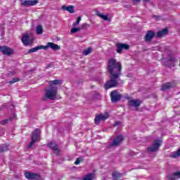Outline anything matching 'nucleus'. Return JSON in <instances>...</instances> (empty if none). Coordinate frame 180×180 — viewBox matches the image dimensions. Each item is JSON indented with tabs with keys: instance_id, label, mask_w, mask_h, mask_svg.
I'll return each instance as SVG.
<instances>
[{
	"instance_id": "5701e85b",
	"label": "nucleus",
	"mask_w": 180,
	"mask_h": 180,
	"mask_svg": "<svg viewBox=\"0 0 180 180\" xmlns=\"http://www.w3.org/2000/svg\"><path fill=\"white\" fill-rule=\"evenodd\" d=\"M96 15L99 18H101V19H103L104 20H105L107 22H110V19H109V17L108 15H105L101 13L100 11H96Z\"/></svg>"
},
{
	"instance_id": "a878e982",
	"label": "nucleus",
	"mask_w": 180,
	"mask_h": 180,
	"mask_svg": "<svg viewBox=\"0 0 180 180\" xmlns=\"http://www.w3.org/2000/svg\"><path fill=\"white\" fill-rule=\"evenodd\" d=\"M8 150H9V146L6 144L0 146V153H5V151H8Z\"/></svg>"
},
{
	"instance_id": "f8f14e48",
	"label": "nucleus",
	"mask_w": 180,
	"mask_h": 180,
	"mask_svg": "<svg viewBox=\"0 0 180 180\" xmlns=\"http://www.w3.org/2000/svg\"><path fill=\"white\" fill-rule=\"evenodd\" d=\"M21 41L22 44H24V46H32V43H33V39H32L28 34L23 35L21 39Z\"/></svg>"
},
{
	"instance_id": "f704fd0d",
	"label": "nucleus",
	"mask_w": 180,
	"mask_h": 180,
	"mask_svg": "<svg viewBox=\"0 0 180 180\" xmlns=\"http://www.w3.org/2000/svg\"><path fill=\"white\" fill-rule=\"evenodd\" d=\"M81 161H82V158H79L76 160V161L75 162V165H78V164H79L81 162Z\"/></svg>"
},
{
	"instance_id": "7c9ffc66",
	"label": "nucleus",
	"mask_w": 180,
	"mask_h": 180,
	"mask_svg": "<svg viewBox=\"0 0 180 180\" xmlns=\"http://www.w3.org/2000/svg\"><path fill=\"white\" fill-rule=\"evenodd\" d=\"M133 4H134V5H137V4H140V2H141V0H131ZM143 2H150L151 0H143Z\"/></svg>"
},
{
	"instance_id": "e433bc0d",
	"label": "nucleus",
	"mask_w": 180,
	"mask_h": 180,
	"mask_svg": "<svg viewBox=\"0 0 180 180\" xmlns=\"http://www.w3.org/2000/svg\"><path fill=\"white\" fill-rule=\"evenodd\" d=\"M51 67H53V63H48L46 65V68H51Z\"/></svg>"
},
{
	"instance_id": "a211bd4d",
	"label": "nucleus",
	"mask_w": 180,
	"mask_h": 180,
	"mask_svg": "<svg viewBox=\"0 0 180 180\" xmlns=\"http://www.w3.org/2000/svg\"><path fill=\"white\" fill-rule=\"evenodd\" d=\"M46 50V46H35L34 48H32L31 49L28 50V53L30 54V53H36V51H38V50Z\"/></svg>"
},
{
	"instance_id": "b1692460",
	"label": "nucleus",
	"mask_w": 180,
	"mask_h": 180,
	"mask_svg": "<svg viewBox=\"0 0 180 180\" xmlns=\"http://www.w3.org/2000/svg\"><path fill=\"white\" fill-rule=\"evenodd\" d=\"M36 33L37 34H43V26L39 25L36 27Z\"/></svg>"
},
{
	"instance_id": "0eeeda50",
	"label": "nucleus",
	"mask_w": 180,
	"mask_h": 180,
	"mask_svg": "<svg viewBox=\"0 0 180 180\" xmlns=\"http://www.w3.org/2000/svg\"><path fill=\"white\" fill-rule=\"evenodd\" d=\"M110 98L112 103H116V102H119L122 99V94L117 90H114L110 93Z\"/></svg>"
},
{
	"instance_id": "4be33fe9",
	"label": "nucleus",
	"mask_w": 180,
	"mask_h": 180,
	"mask_svg": "<svg viewBox=\"0 0 180 180\" xmlns=\"http://www.w3.org/2000/svg\"><path fill=\"white\" fill-rule=\"evenodd\" d=\"M171 88H173L172 83L171 82H167L166 84L162 85L161 91H165L171 89Z\"/></svg>"
},
{
	"instance_id": "bb28decb",
	"label": "nucleus",
	"mask_w": 180,
	"mask_h": 180,
	"mask_svg": "<svg viewBox=\"0 0 180 180\" xmlns=\"http://www.w3.org/2000/svg\"><path fill=\"white\" fill-rule=\"evenodd\" d=\"M82 180H94V174L89 173L86 174Z\"/></svg>"
},
{
	"instance_id": "6e6552de",
	"label": "nucleus",
	"mask_w": 180,
	"mask_h": 180,
	"mask_svg": "<svg viewBox=\"0 0 180 180\" xmlns=\"http://www.w3.org/2000/svg\"><path fill=\"white\" fill-rule=\"evenodd\" d=\"M25 176L27 179H35L40 180L41 179V176L37 173H33L32 172H26L25 173Z\"/></svg>"
},
{
	"instance_id": "ea45409f",
	"label": "nucleus",
	"mask_w": 180,
	"mask_h": 180,
	"mask_svg": "<svg viewBox=\"0 0 180 180\" xmlns=\"http://www.w3.org/2000/svg\"><path fill=\"white\" fill-rule=\"evenodd\" d=\"M154 98H157V96H154Z\"/></svg>"
},
{
	"instance_id": "cd10ccee",
	"label": "nucleus",
	"mask_w": 180,
	"mask_h": 180,
	"mask_svg": "<svg viewBox=\"0 0 180 180\" xmlns=\"http://www.w3.org/2000/svg\"><path fill=\"white\" fill-rule=\"evenodd\" d=\"M91 53H92V49L91 48H88L83 51L84 56H88L89 54H91Z\"/></svg>"
},
{
	"instance_id": "393cba45",
	"label": "nucleus",
	"mask_w": 180,
	"mask_h": 180,
	"mask_svg": "<svg viewBox=\"0 0 180 180\" xmlns=\"http://www.w3.org/2000/svg\"><path fill=\"white\" fill-rule=\"evenodd\" d=\"M120 176H122V174L117 172H114L112 173V180H118Z\"/></svg>"
},
{
	"instance_id": "aec40b11",
	"label": "nucleus",
	"mask_w": 180,
	"mask_h": 180,
	"mask_svg": "<svg viewBox=\"0 0 180 180\" xmlns=\"http://www.w3.org/2000/svg\"><path fill=\"white\" fill-rule=\"evenodd\" d=\"M167 34H168V29L165 28L157 32L156 37H162L167 36Z\"/></svg>"
},
{
	"instance_id": "dca6fc26",
	"label": "nucleus",
	"mask_w": 180,
	"mask_h": 180,
	"mask_svg": "<svg viewBox=\"0 0 180 180\" xmlns=\"http://www.w3.org/2000/svg\"><path fill=\"white\" fill-rule=\"evenodd\" d=\"M47 49H51L52 50H54L55 51H56V50H60L61 46L53 42H49L46 44V49L47 50Z\"/></svg>"
},
{
	"instance_id": "20e7f679",
	"label": "nucleus",
	"mask_w": 180,
	"mask_h": 180,
	"mask_svg": "<svg viewBox=\"0 0 180 180\" xmlns=\"http://www.w3.org/2000/svg\"><path fill=\"white\" fill-rule=\"evenodd\" d=\"M162 144V140L161 139H155L151 146L147 148V152L155 153V151H158V148L161 147Z\"/></svg>"
},
{
	"instance_id": "ddd939ff",
	"label": "nucleus",
	"mask_w": 180,
	"mask_h": 180,
	"mask_svg": "<svg viewBox=\"0 0 180 180\" xmlns=\"http://www.w3.org/2000/svg\"><path fill=\"white\" fill-rule=\"evenodd\" d=\"M109 117V114L105 113V114H100L97 116H96L94 119V122L96 124H99L101 123V120H106Z\"/></svg>"
},
{
	"instance_id": "412c9836",
	"label": "nucleus",
	"mask_w": 180,
	"mask_h": 180,
	"mask_svg": "<svg viewBox=\"0 0 180 180\" xmlns=\"http://www.w3.org/2000/svg\"><path fill=\"white\" fill-rule=\"evenodd\" d=\"M61 8L63 11H67V12H69L70 13H74V6H62Z\"/></svg>"
},
{
	"instance_id": "c756f323",
	"label": "nucleus",
	"mask_w": 180,
	"mask_h": 180,
	"mask_svg": "<svg viewBox=\"0 0 180 180\" xmlns=\"http://www.w3.org/2000/svg\"><path fill=\"white\" fill-rule=\"evenodd\" d=\"M80 30H82V28L81 27H73L71 29L70 32L71 33H77V32H79Z\"/></svg>"
},
{
	"instance_id": "6ab92c4d",
	"label": "nucleus",
	"mask_w": 180,
	"mask_h": 180,
	"mask_svg": "<svg viewBox=\"0 0 180 180\" xmlns=\"http://www.w3.org/2000/svg\"><path fill=\"white\" fill-rule=\"evenodd\" d=\"M48 84H49L50 88H53V85H61V84H63V80L56 79L53 81H49Z\"/></svg>"
},
{
	"instance_id": "1a4fd4ad",
	"label": "nucleus",
	"mask_w": 180,
	"mask_h": 180,
	"mask_svg": "<svg viewBox=\"0 0 180 180\" xmlns=\"http://www.w3.org/2000/svg\"><path fill=\"white\" fill-rule=\"evenodd\" d=\"M116 47L117 53H118V54H122V51H123V50H129V49H130V46L129 44L122 43L117 44Z\"/></svg>"
},
{
	"instance_id": "7ed1b4c3",
	"label": "nucleus",
	"mask_w": 180,
	"mask_h": 180,
	"mask_svg": "<svg viewBox=\"0 0 180 180\" xmlns=\"http://www.w3.org/2000/svg\"><path fill=\"white\" fill-rule=\"evenodd\" d=\"M58 96L57 87H51V89L46 91V98L51 101H56Z\"/></svg>"
},
{
	"instance_id": "423d86ee",
	"label": "nucleus",
	"mask_w": 180,
	"mask_h": 180,
	"mask_svg": "<svg viewBox=\"0 0 180 180\" xmlns=\"http://www.w3.org/2000/svg\"><path fill=\"white\" fill-rule=\"evenodd\" d=\"M124 139L123 138V136L118 135L115 139H113L111 144H110L108 146V148H112L113 147H118V146H120L122 143V141H123Z\"/></svg>"
},
{
	"instance_id": "4c0bfd02",
	"label": "nucleus",
	"mask_w": 180,
	"mask_h": 180,
	"mask_svg": "<svg viewBox=\"0 0 180 180\" xmlns=\"http://www.w3.org/2000/svg\"><path fill=\"white\" fill-rule=\"evenodd\" d=\"M119 124H120V121H117V122L113 124V126H114V127H116V126H119Z\"/></svg>"
},
{
	"instance_id": "72a5a7b5",
	"label": "nucleus",
	"mask_w": 180,
	"mask_h": 180,
	"mask_svg": "<svg viewBox=\"0 0 180 180\" xmlns=\"http://www.w3.org/2000/svg\"><path fill=\"white\" fill-rule=\"evenodd\" d=\"M19 81L18 78H13V80L9 82V84H15V82H18Z\"/></svg>"
},
{
	"instance_id": "2eb2a0df",
	"label": "nucleus",
	"mask_w": 180,
	"mask_h": 180,
	"mask_svg": "<svg viewBox=\"0 0 180 180\" xmlns=\"http://www.w3.org/2000/svg\"><path fill=\"white\" fill-rule=\"evenodd\" d=\"M154 36H155V32H154V31H151V30L148 31L144 37L145 41H151V40L154 39Z\"/></svg>"
},
{
	"instance_id": "c9c22d12",
	"label": "nucleus",
	"mask_w": 180,
	"mask_h": 180,
	"mask_svg": "<svg viewBox=\"0 0 180 180\" xmlns=\"http://www.w3.org/2000/svg\"><path fill=\"white\" fill-rule=\"evenodd\" d=\"M88 26H89V25L86 23H84L82 25V28L84 29V27H88Z\"/></svg>"
},
{
	"instance_id": "9b49d317",
	"label": "nucleus",
	"mask_w": 180,
	"mask_h": 180,
	"mask_svg": "<svg viewBox=\"0 0 180 180\" xmlns=\"http://www.w3.org/2000/svg\"><path fill=\"white\" fill-rule=\"evenodd\" d=\"M20 4L22 6H33L39 4L37 0H20Z\"/></svg>"
},
{
	"instance_id": "2f4dec72",
	"label": "nucleus",
	"mask_w": 180,
	"mask_h": 180,
	"mask_svg": "<svg viewBox=\"0 0 180 180\" xmlns=\"http://www.w3.org/2000/svg\"><path fill=\"white\" fill-rule=\"evenodd\" d=\"M168 60L171 63H175V61H176V58H175L172 55H169Z\"/></svg>"
},
{
	"instance_id": "f3484780",
	"label": "nucleus",
	"mask_w": 180,
	"mask_h": 180,
	"mask_svg": "<svg viewBox=\"0 0 180 180\" xmlns=\"http://www.w3.org/2000/svg\"><path fill=\"white\" fill-rule=\"evenodd\" d=\"M169 180H176L180 178V172H174L173 174L167 176Z\"/></svg>"
},
{
	"instance_id": "9d476101",
	"label": "nucleus",
	"mask_w": 180,
	"mask_h": 180,
	"mask_svg": "<svg viewBox=\"0 0 180 180\" xmlns=\"http://www.w3.org/2000/svg\"><path fill=\"white\" fill-rule=\"evenodd\" d=\"M48 147H49V148H51V150H53V153L56 155H58V154H60V148H58V145L57 143H56L55 141H52L48 143Z\"/></svg>"
},
{
	"instance_id": "f257e3e1",
	"label": "nucleus",
	"mask_w": 180,
	"mask_h": 180,
	"mask_svg": "<svg viewBox=\"0 0 180 180\" xmlns=\"http://www.w3.org/2000/svg\"><path fill=\"white\" fill-rule=\"evenodd\" d=\"M107 70L110 76V79L104 85L105 89L116 88L120 84H123V81L120 79V75H122V63L120 62L113 58L109 59Z\"/></svg>"
},
{
	"instance_id": "f03ea898",
	"label": "nucleus",
	"mask_w": 180,
	"mask_h": 180,
	"mask_svg": "<svg viewBox=\"0 0 180 180\" xmlns=\"http://www.w3.org/2000/svg\"><path fill=\"white\" fill-rule=\"evenodd\" d=\"M41 134V131H40L39 129H35L31 135V141L29 145H27V148H32L39 140H40V136Z\"/></svg>"
},
{
	"instance_id": "4468645a",
	"label": "nucleus",
	"mask_w": 180,
	"mask_h": 180,
	"mask_svg": "<svg viewBox=\"0 0 180 180\" xmlns=\"http://www.w3.org/2000/svg\"><path fill=\"white\" fill-rule=\"evenodd\" d=\"M141 105V101L138 99L134 100H130L128 102V106H130L131 108H139Z\"/></svg>"
},
{
	"instance_id": "58836bf2",
	"label": "nucleus",
	"mask_w": 180,
	"mask_h": 180,
	"mask_svg": "<svg viewBox=\"0 0 180 180\" xmlns=\"http://www.w3.org/2000/svg\"><path fill=\"white\" fill-rule=\"evenodd\" d=\"M41 101H46V94L43 96V97L41 98Z\"/></svg>"
},
{
	"instance_id": "39448f33",
	"label": "nucleus",
	"mask_w": 180,
	"mask_h": 180,
	"mask_svg": "<svg viewBox=\"0 0 180 180\" xmlns=\"http://www.w3.org/2000/svg\"><path fill=\"white\" fill-rule=\"evenodd\" d=\"M0 52L2 53L4 56H12L15 53V51L8 46H1Z\"/></svg>"
},
{
	"instance_id": "473e14b6",
	"label": "nucleus",
	"mask_w": 180,
	"mask_h": 180,
	"mask_svg": "<svg viewBox=\"0 0 180 180\" xmlns=\"http://www.w3.org/2000/svg\"><path fill=\"white\" fill-rule=\"evenodd\" d=\"M79 22H81V16L77 18V21L73 23V26H77V25H79Z\"/></svg>"
},
{
	"instance_id": "c85d7f7f",
	"label": "nucleus",
	"mask_w": 180,
	"mask_h": 180,
	"mask_svg": "<svg viewBox=\"0 0 180 180\" xmlns=\"http://www.w3.org/2000/svg\"><path fill=\"white\" fill-rule=\"evenodd\" d=\"M12 119H13V117H11L10 119L2 120L0 122V124H2V126H5V124H8L9 120H12Z\"/></svg>"
}]
</instances>
